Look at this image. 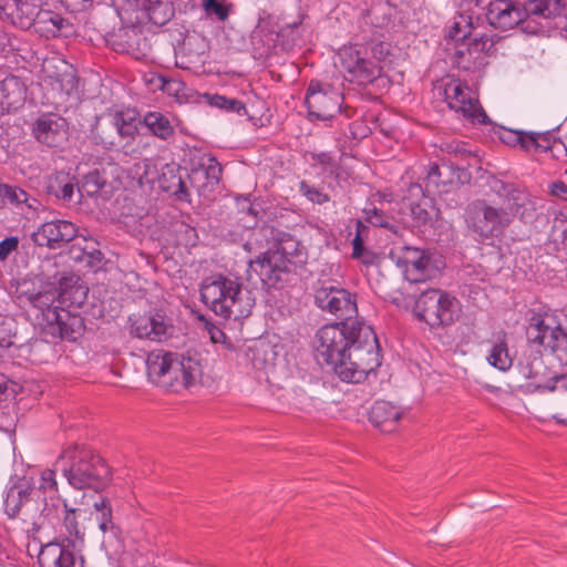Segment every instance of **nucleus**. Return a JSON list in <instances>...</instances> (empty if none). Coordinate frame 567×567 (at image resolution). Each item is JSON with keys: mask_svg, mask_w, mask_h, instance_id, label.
Wrapping results in <instances>:
<instances>
[{"mask_svg": "<svg viewBox=\"0 0 567 567\" xmlns=\"http://www.w3.org/2000/svg\"><path fill=\"white\" fill-rule=\"evenodd\" d=\"M362 323L361 320L330 323L320 328L316 334L317 360L329 365L339 378L353 344V338Z\"/></svg>", "mask_w": 567, "mask_h": 567, "instance_id": "39448f33", "label": "nucleus"}, {"mask_svg": "<svg viewBox=\"0 0 567 567\" xmlns=\"http://www.w3.org/2000/svg\"><path fill=\"white\" fill-rule=\"evenodd\" d=\"M315 165H319L322 171L334 174L338 169V165L333 157L329 153H318L311 155Z\"/></svg>", "mask_w": 567, "mask_h": 567, "instance_id": "8fccbe9b", "label": "nucleus"}, {"mask_svg": "<svg viewBox=\"0 0 567 567\" xmlns=\"http://www.w3.org/2000/svg\"><path fill=\"white\" fill-rule=\"evenodd\" d=\"M249 270L255 272L262 287L267 288H278V285L286 281L287 277L295 271L291 262L274 249H268L255 260H250Z\"/></svg>", "mask_w": 567, "mask_h": 567, "instance_id": "2eb2a0df", "label": "nucleus"}, {"mask_svg": "<svg viewBox=\"0 0 567 567\" xmlns=\"http://www.w3.org/2000/svg\"><path fill=\"white\" fill-rule=\"evenodd\" d=\"M481 12L482 23L486 21L495 29L509 30L523 23L520 3L511 0H473Z\"/></svg>", "mask_w": 567, "mask_h": 567, "instance_id": "9b49d317", "label": "nucleus"}, {"mask_svg": "<svg viewBox=\"0 0 567 567\" xmlns=\"http://www.w3.org/2000/svg\"><path fill=\"white\" fill-rule=\"evenodd\" d=\"M130 333L138 339L162 342L169 336V320L159 312L130 317Z\"/></svg>", "mask_w": 567, "mask_h": 567, "instance_id": "6ab92c4d", "label": "nucleus"}, {"mask_svg": "<svg viewBox=\"0 0 567 567\" xmlns=\"http://www.w3.org/2000/svg\"><path fill=\"white\" fill-rule=\"evenodd\" d=\"M299 190L305 197L315 204L322 205L330 200V197L327 194L321 192L319 188L309 185L306 181L300 182Z\"/></svg>", "mask_w": 567, "mask_h": 567, "instance_id": "79ce46f5", "label": "nucleus"}, {"mask_svg": "<svg viewBox=\"0 0 567 567\" xmlns=\"http://www.w3.org/2000/svg\"><path fill=\"white\" fill-rule=\"evenodd\" d=\"M19 237L10 236L0 241V261H6L10 255L19 249Z\"/></svg>", "mask_w": 567, "mask_h": 567, "instance_id": "3c124183", "label": "nucleus"}, {"mask_svg": "<svg viewBox=\"0 0 567 567\" xmlns=\"http://www.w3.org/2000/svg\"><path fill=\"white\" fill-rule=\"evenodd\" d=\"M429 252L430 250H423L415 247H405L402 258L405 269H408V266H415L417 260Z\"/></svg>", "mask_w": 567, "mask_h": 567, "instance_id": "864d4df0", "label": "nucleus"}, {"mask_svg": "<svg viewBox=\"0 0 567 567\" xmlns=\"http://www.w3.org/2000/svg\"><path fill=\"white\" fill-rule=\"evenodd\" d=\"M42 324L45 333L69 341H75L84 331L83 318L56 306H48L41 310Z\"/></svg>", "mask_w": 567, "mask_h": 567, "instance_id": "ddd939ff", "label": "nucleus"}, {"mask_svg": "<svg viewBox=\"0 0 567 567\" xmlns=\"http://www.w3.org/2000/svg\"><path fill=\"white\" fill-rule=\"evenodd\" d=\"M107 184V181L103 174L99 171H92L86 174L83 178L81 186L78 185L79 200L82 194L85 193L87 196H96Z\"/></svg>", "mask_w": 567, "mask_h": 567, "instance_id": "4c0bfd02", "label": "nucleus"}, {"mask_svg": "<svg viewBox=\"0 0 567 567\" xmlns=\"http://www.w3.org/2000/svg\"><path fill=\"white\" fill-rule=\"evenodd\" d=\"M38 561L41 567H82L69 546L55 542L41 547Z\"/></svg>", "mask_w": 567, "mask_h": 567, "instance_id": "393cba45", "label": "nucleus"}, {"mask_svg": "<svg viewBox=\"0 0 567 567\" xmlns=\"http://www.w3.org/2000/svg\"><path fill=\"white\" fill-rule=\"evenodd\" d=\"M206 10L215 14L219 20H226L228 17V9L223 2L217 0H207Z\"/></svg>", "mask_w": 567, "mask_h": 567, "instance_id": "6e6d98bb", "label": "nucleus"}, {"mask_svg": "<svg viewBox=\"0 0 567 567\" xmlns=\"http://www.w3.org/2000/svg\"><path fill=\"white\" fill-rule=\"evenodd\" d=\"M205 97L209 105L217 109L224 110L226 112L237 113L239 115L247 114L246 105L237 99L227 97L219 94H205Z\"/></svg>", "mask_w": 567, "mask_h": 567, "instance_id": "ea45409f", "label": "nucleus"}, {"mask_svg": "<svg viewBox=\"0 0 567 567\" xmlns=\"http://www.w3.org/2000/svg\"><path fill=\"white\" fill-rule=\"evenodd\" d=\"M427 203H413L411 204L410 210L414 225L417 227L430 224L433 219V214L427 208Z\"/></svg>", "mask_w": 567, "mask_h": 567, "instance_id": "a19ab883", "label": "nucleus"}, {"mask_svg": "<svg viewBox=\"0 0 567 567\" xmlns=\"http://www.w3.org/2000/svg\"><path fill=\"white\" fill-rule=\"evenodd\" d=\"M68 483L76 488L100 491L111 482V470L92 449L72 444L65 447L56 461Z\"/></svg>", "mask_w": 567, "mask_h": 567, "instance_id": "f03ea898", "label": "nucleus"}, {"mask_svg": "<svg viewBox=\"0 0 567 567\" xmlns=\"http://www.w3.org/2000/svg\"><path fill=\"white\" fill-rule=\"evenodd\" d=\"M210 338L213 340V342H220L224 338H225V334L221 330L213 327L210 330Z\"/></svg>", "mask_w": 567, "mask_h": 567, "instance_id": "774afa93", "label": "nucleus"}, {"mask_svg": "<svg viewBox=\"0 0 567 567\" xmlns=\"http://www.w3.org/2000/svg\"><path fill=\"white\" fill-rule=\"evenodd\" d=\"M496 35L482 34L475 37L467 43H461L455 50V63L458 68L470 70L472 59H476L481 53H491L496 42Z\"/></svg>", "mask_w": 567, "mask_h": 567, "instance_id": "b1692460", "label": "nucleus"}, {"mask_svg": "<svg viewBox=\"0 0 567 567\" xmlns=\"http://www.w3.org/2000/svg\"><path fill=\"white\" fill-rule=\"evenodd\" d=\"M315 302L322 311L337 316L341 321L359 320L357 295L330 280L322 281L316 289Z\"/></svg>", "mask_w": 567, "mask_h": 567, "instance_id": "1a4fd4ad", "label": "nucleus"}, {"mask_svg": "<svg viewBox=\"0 0 567 567\" xmlns=\"http://www.w3.org/2000/svg\"><path fill=\"white\" fill-rule=\"evenodd\" d=\"M25 100V85L17 76H8L0 81V106L18 109Z\"/></svg>", "mask_w": 567, "mask_h": 567, "instance_id": "7c9ffc66", "label": "nucleus"}, {"mask_svg": "<svg viewBox=\"0 0 567 567\" xmlns=\"http://www.w3.org/2000/svg\"><path fill=\"white\" fill-rule=\"evenodd\" d=\"M564 4L561 0H527L520 4L523 10V22L529 16H539L544 18H551L559 16L563 11Z\"/></svg>", "mask_w": 567, "mask_h": 567, "instance_id": "72a5a7b5", "label": "nucleus"}, {"mask_svg": "<svg viewBox=\"0 0 567 567\" xmlns=\"http://www.w3.org/2000/svg\"><path fill=\"white\" fill-rule=\"evenodd\" d=\"M444 97L450 109L462 113L472 122L485 123L487 115L473 97L471 89L460 80L452 79L444 85Z\"/></svg>", "mask_w": 567, "mask_h": 567, "instance_id": "f3484780", "label": "nucleus"}, {"mask_svg": "<svg viewBox=\"0 0 567 567\" xmlns=\"http://www.w3.org/2000/svg\"><path fill=\"white\" fill-rule=\"evenodd\" d=\"M200 297L215 315L224 319L246 318L256 303V297L251 290L243 287L237 279L223 275L212 281H205L200 288Z\"/></svg>", "mask_w": 567, "mask_h": 567, "instance_id": "20e7f679", "label": "nucleus"}, {"mask_svg": "<svg viewBox=\"0 0 567 567\" xmlns=\"http://www.w3.org/2000/svg\"><path fill=\"white\" fill-rule=\"evenodd\" d=\"M85 246L82 248L83 254L90 258V262H101L103 259V254L96 249L93 245L95 241H89L84 238Z\"/></svg>", "mask_w": 567, "mask_h": 567, "instance_id": "4d7b16f0", "label": "nucleus"}, {"mask_svg": "<svg viewBox=\"0 0 567 567\" xmlns=\"http://www.w3.org/2000/svg\"><path fill=\"white\" fill-rule=\"evenodd\" d=\"M518 371L524 379L528 380L527 388L548 391L560 389V383H556V378L559 375L547 368L540 352L532 347L525 351L523 359L518 362Z\"/></svg>", "mask_w": 567, "mask_h": 567, "instance_id": "dca6fc26", "label": "nucleus"}, {"mask_svg": "<svg viewBox=\"0 0 567 567\" xmlns=\"http://www.w3.org/2000/svg\"><path fill=\"white\" fill-rule=\"evenodd\" d=\"M78 237L76 226L63 219L43 223L32 234V240L40 247L59 249Z\"/></svg>", "mask_w": 567, "mask_h": 567, "instance_id": "a211bd4d", "label": "nucleus"}, {"mask_svg": "<svg viewBox=\"0 0 567 567\" xmlns=\"http://www.w3.org/2000/svg\"><path fill=\"white\" fill-rule=\"evenodd\" d=\"M486 359L492 367L501 371H507L512 367L513 358L509 354L505 333L494 342Z\"/></svg>", "mask_w": 567, "mask_h": 567, "instance_id": "c9c22d12", "label": "nucleus"}, {"mask_svg": "<svg viewBox=\"0 0 567 567\" xmlns=\"http://www.w3.org/2000/svg\"><path fill=\"white\" fill-rule=\"evenodd\" d=\"M158 186L179 200H189L187 184L182 176V168L176 164H166L158 176Z\"/></svg>", "mask_w": 567, "mask_h": 567, "instance_id": "cd10ccee", "label": "nucleus"}, {"mask_svg": "<svg viewBox=\"0 0 567 567\" xmlns=\"http://www.w3.org/2000/svg\"><path fill=\"white\" fill-rule=\"evenodd\" d=\"M2 197L3 207L10 204L19 209L27 208L37 212L41 206V203L34 196L17 185L2 183Z\"/></svg>", "mask_w": 567, "mask_h": 567, "instance_id": "2f4dec72", "label": "nucleus"}, {"mask_svg": "<svg viewBox=\"0 0 567 567\" xmlns=\"http://www.w3.org/2000/svg\"><path fill=\"white\" fill-rule=\"evenodd\" d=\"M137 133V126L134 120H126L123 114H114L109 122L96 127V136L101 143L107 147L123 145L128 143Z\"/></svg>", "mask_w": 567, "mask_h": 567, "instance_id": "aec40b11", "label": "nucleus"}, {"mask_svg": "<svg viewBox=\"0 0 567 567\" xmlns=\"http://www.w3.org/2000/svg\"><path fill=\"white\" fill-rule=\"evenodd\" d=\"M353 245V258H361L364 264H369L370 260L365 257V249L363 247V238L360 236H355L352 240Z\"/></svg>", "mask_w": 567, "mask_h": 567, "instance_id": "bf43d9fd", "label": "nucleus"}, {"mask_svg": "<svg viewBox=\"0 0 567 567\" xmlns=\"http://www.w3.org/2000/svg\"><path fill=\"white\" fill-rule=\"evenodd\" d=\"M41 6L42 0H9L1 14L13 25L27 30L34 24Z\"/></svg>", "mask_w": 567, "mask_h": 567, "instance_id": "4be33fe9", "label": "nucleus"}, {"mask_svg": "<svg viewBox=\"0 0 567 567\" xmlns=\"http://www.w3.org/2000/svg\"><path fill=\"white\" fill-rule=\"evenodd\" d=\"M496 192L505 198L506 208H496L486 200L478 199L472 202L465 212L467 227L481 240L503 235L514 215L524 221L532 220L535 216V202L524 190L513 184L501 183Z\"/></svg>", "mask_w": 567, "mask_h": 567, "instance_id": "f257e3e1", "label": "nucleus"}, {"mask_svg": "<svg viewBox=\"0 0 567 567\" xmlns=\"http://www.w3.org/2000/svg\"><path fill=\"white\" fill-rule=\"evenodd\" d=\"M66 7L72 10L81 11L92 4L93 0H63Z\"/></svg>", "mask_w": 567, "mask_h": 567, "instance_id": "e2e57ef3", "label": "nucleus"}, {"mask_svg": "<svg viewBox=\"0 0 567 567\" xmlns=\"http://www.w3.org/2000/svg\"><path fill=\"white\" fill-rule=\"evenodd\" d=\"M78 190V181L75 176L65 173L56 172L48 176L45 182V192L48 195L54 196L63 203H71Z\"/></svg>", "mask_w": 567, "mask_h": 567, "instance_id": "c85d7f7f", "label": "nucleus"}, {"mask_svg": "<svg viewBox=\"0 0 567 567\" xmlns=\"http://www.w3.org/2000/svg\"><path fill=\"white\" fill-rule=\"evenodd\" d=\"M147 375L156 385L166 390L179 391L195 384L202 368L196 354L173 353L165 350H155L146 358Z\"/></svg>", "mask_w": 567, "mask_h": 567, "instance_id": "7ed1b4c3", "label": "nucleus"}, {"mask_svg": "<svg viewBox=\"0 0 567 567\" xmlns=\"http://www.w3.org/2000/svg\"><path fill=\"white\" fill-rule=\"evenodd\" d=\"M509 134L514 137V142L519 143L520 147L530 152L534 151L536 153V143L537 136L534 132H509Z\"/></svg>", "mask_w": 567, "mask_h": 567, "instance_id": "de8ad7c7", "label": "nucleus"}, {"mask_svg": "<svg viewBox=\"0 0 567 567\" xmlns=\"http://www.w3.org/2000/svg\"><path fill=\"white\" fill-rule=\"evenodd\" d=\"M34 495H38V497L42 496L43 508L41 513L50 514L62 503L63 499L60 497L55 472L53 470L47 468L41 472L39 485L37 488H33V496Z\"/></svg>", "mask_w": 567, "mask_h": 567, "instance_id": "a878e982", "label": "nucleus"}, {"mask_svg": "<svg viewBox=\"0 0 567 567\" xmlns=\"http://www.w3.org/2000/svg\"><path fill=\"white\" fill-rule=\"evenodd\" d=\"M443 267L444 261L442 258L430 251L419 259L415 266H408V269L404 270V276L410 282H424L437 277Z\"/></svg>", "mask_w": 567, "mask_h": 567, "instance_id": "bb28decb", "label": "nucleus"}, {"mask_svg": "<svg viewBox=\"0 0 567 567\" xmlns=\"http://www.w3.org/2000/svg\"><path fill=\"white\" fill-rule=\"evenodd\" d=\"M143 122L153 135L162 140H168L175 133L169 117L161 112L146 113Z\"/></svg>", "mask_w": 567, "mask_h": 567, "instance_id": "f704fd0d", "label": "nucleus"}, {"mask_svg": "<svg viewBox=\"0 0 567 567\" xmlns=\"http://www.w3.org/2000/svg\"><path fill=\"white\" fill-rule=\"evenodd\" d=\"M156 82L158 87L167 93L168 95L179 96L184 91L185 84L177 79H166L164 76H157Z\"/></svg>", "mask_w": 567, "mask_h": 567, "instance_id": "c03bdc74", "label": "nucleus"}, {"mask_svg": "<svg viewBox=\"0 0 567 567\" xmlns=\"http://www.w3.org/2000/svg\"><path fill=\"white\" fill-rule=\"evenodd\" d=\"M441 177H442L441 167L436 164H433L430 167V171L426 176L427 183L433 184L435 186H439V184H441V183L445 184L446 182L442 181Z\"/></svg>", "mask_w": 567, "mask_h": 567, "instance_id": "052dcab7", "label": "nucleus"}, {"mask_svg": "<svg viewBox=\"0 0 567 567\" xmlns=\"http://www.w3.org/2000/svg\"><path fill=\"white\" fill-rule=\"evenodd\" d=\"M458 310V301L440 289H426L416 298L413 307L414 316L431 328H440L454 322Z\"/></svg>", "mask_w": 567, "mask_h": 567, "instance_id": "0eeeda50", "label": "nucleus"}, {"mask_svg": "<svg viewBox=\"0 0 567 567\" xmlns=\"http://www.w3.org/2000/svg\"><path fill=\"white\" fill-rule=\"evenodd\" d=\"M338 55L346 79L352 83L367 85L381 75V65L369 56L368 47L364 44L343 47Z\"/></svg>", "mask_w": 567, "mask_h": 567, "instance_id": "6e6552de", "label": "nucleus"}, {"mask_svg": "<svg viewBox=\"0 0 567 567\" xmlns=\"http://www.w3.org/2000/svg\"><path fill=\"white\" fill-rule=\"evenodd\" d=\"M17 334L11 331L10 324L0 323V359L3 358L7 350L16 346Z\"/></svg>", "mask_w": 567, "mask_h": 567, "instance_id": "a18cd8bd", "label": "nucleus"}, {"mask_svg": "<svg viewBox=\"0 0 567 567\" xmlns=\"http://www.w3.org/2000/svg\"><path fill=\"white\" fill-rule=\"evenodd\" d=\"M34 24L41 25V30L48 33L55 34L60 32L68 23V20L62 18L60 14L50 10H39V16Z\"/></svg>", "mask_w": 567, "mask_h": 567, "instance_id": "58836bf2", "label": "nucleus"}, {"mask_svg": "<svg viewBox=\"0 0 567 567\" xmlns=\"http://www.w3.org/2000/svg\"><path fill=\"white\" fill-rule=\"evenodd\" d=\"M551 193L555 196H559V197L567 199V184H565L563 182L554 183L551 186Z\"/></svg>", "mask_w": 567, "mask_h": 567, "instance_id": "0e129e2a", "label": "nucleus"}, {"mask_svg": "<svg viewBox=\"0 0 567 567\" xmlns=\"http://www.w3.org/2000/svg\"><path fill=\"white\" fill-rule=\"evenodd\" d=\"M33 487L25 478L19 480L7 492L4 512L10 518L20 517L32 529L39 528L34 517L39 508L33 504Z\"/></svg>", "mask_w": 567, "mask_h": 567, "instance_id": "4468645a", "label": "nucleus"}, {"mask_svg": "<svg viewBox=\"0 0 567 567\" xmlns=\"http://www.w3.org/2000/svg\"><path fill=\"white\" fill-rule=\"evenodd\" d=\"M61 63L65 68L64 76L66 79V83L71 89H73L75 86V75L73 73V70L64 61H62Z\"/></svg>", "mask_w": 567, "mask_h": 567, "instance_id": "338daca9", "label": "nucleus"}, {"mask_svg": "<svg viewBox=\"0 0 567 567\" xmlns=\"http://www.w3.org/2000/svg\"><path fill=\"white\" fill-rule=\"evenodd\" d=\"M442 151L446 152L447 154H455V155H464L466 153L463 145H461L457 142H446L441 145Z\"/></svg>", "mask_w": 567, "mask_h": 567, "instance_id": "680f3d73", "label": "nucleus"}, {"mask_svg": "<svg viewBox=\"0 0 567 567\" xmlns=\"http://www.w3.org/2000/svg\"><path fill=\"white\" fill-rule=\"evenodd\" d=\"M274 250L288 259L291 262V268L293 270H296L297 266L305 262L306 252L303 247L300 246L299 241L291 237L281 239Z\"/></svg>", "mask_w": 567, "mask_h": 567, "instance_id": "e433bc0d", "label": "nucleus"}, {"mask_svg": "<svg viewBox=\"0 0 567 567\" xmlns=\"http://www.w3.org/2000/svg\"><path fill=\"white\" fill-rule=\"evenodd\" d=\"M65 516H64V526L70 536H74L75 538H82L81 532L79 529V524L75 518V508L69 507V504L65 499L62 501Z\"/></svg>", "mask_w": 567, "mask_h": 567, "instance_id": "37998d69", "label": "nucleus"}, {"mask_svg": "<svg viewBox=\"0 0 567 567\" xmlns=\"http://www.w3.org/2000/svg\"><path fill=\"white\" fill-rule=\"evenodd\" d=\"M365 45L368 47L369 50V56L379 65L380 62L384 60V58L389 54V45L383 42L371 43L369 45Z\"/></svg>", "mask_w": 567, "mask_h": 567, "instance_id": "5fc2aeb1", "label": "nucleus"}, {"mask_svg": "<svg viewBox=\"0 0 567 567\" xmlns=\"http://www.w3.org/2000/svg\"><path fill=\"white\" fill-rule=\"evenodd\" d=\"M342 101V93L330 84L311 81L307 90L305 103L311 117L328 121L340 112Z\"/></svg>", "mask_w": 567, "mask_h": 567, "instance_id": "9d476101", "label": "nucleus"}, {"mask_svg": "<svg viewBox=\"0 0 567 567\" xmlns=\"http://www.w3.org/2000/svg\"><path fill=\"white\" fill-rule=\"evenodd\" d=\"M381 365L380 346L373 329L364 322L359 327L353 344L347 355L340 380L348 383H361Z\"/></svg>", "mask_w": 567, "mask_h": 567, "instance_id": "423d86ee", "label": "nucleus"}, {"mask_svg": "<svg viewBox=\"0 0 567 567\" xmlns=\"http://www.w3.org/2000/svg\"><path fill=\"white\" fill-rule=\"evenodd\" d=\"M33 135L40 143L58 147L68 138L66 121L56 114L42 115L33 125Z\"/></svg>", "mask_w": 567, "mask_h": 567, "instance_id": "412c9836", "label": "nucleus"}, {"mask_svg": "<svg viewBox=\"0 0 567 567\" xmlns=\"http://www.w3.org/2000/svg\"><path fill=\"white\" fill-rule=\"evenodd\" d=\"M429 252L430 250H423L415 247H405L402 258L405 269H408V266H415L417 260Z\"/></svg>", "mask_w": 567, "mask_h": 567, "instance_id": "603ef678", "label": "nucleus"}, {"mask_svg": "<svg viewBox=\"0 0 567 567\" xmlns=\"http://www.w3.org/2000/svg\"><path fill=\"white\" fill-rule=\"evenodd\" d=\"M96 520L99 523V528L102 533L111 532L115 534L116 526L112 518V507H105L102 504V512L96 514Z\"/></svg>", "mask_w": 567, "mask_h": 567, "instance_id": "09e8293b", "label": "nucleus"}, {"mask_svg": "<svg viewBox=\"0 0 567 567\" xmlns=\"http://www.w3.org/2000/svg\"><path fill=\"white\" fill-rule=\"evenodd\" d=\"M402 416V411L388 401H377L370 411V422L382 432H392Z\"/></svg>", "mask_w": 567, "mask_h": 567, "instance_id": "c756f323", "label": "nucleus"}, {"mask_svg": "<svg viewBox=\"0 0 567 567\" xmlns=\"http://www.w3.org/2000/svg\"><path fill=\"white\" fill-rule=\"evenodd\" d=\"M221 173V165L215 157L209 156L207 157L206 162L200 165V167L193 168L190 173L187 174V177L192 187L199 188L197 182L202 178L207 179V183L204 185V187H213L219 183Z\"/></svg>", "mask_w": 567, "mask_h": 567, "instance_id": "473e14b6", "label": "nucleus"}, {"mask_svg": "<svg viewBox=\"0 0 567 567\" xmlns=\"http://www.w3.org/2000/svg\"><path fill=\"white\" fill-rule=\"evenodd\" d=\"M536 153H544L551 148V135L550 133H536Z\"/></svg>", "mask_w": 567, "mask_h": 567, "instance_id": "13d9d810", "label": "nucleus"}, {"mask_svg": "<svg viewBox=\"0 0 567 567\" xmlns=\"http://www.w3.org/2000/svg\"><path fill=\"white\" fill-rule=\"evenodd\" d=\"M558 229H561L560 231V235H559V238L561 239V241H566L567 240V220H556L555 221V225H554V235H556V231Z\"/></svg>", "mask_w": 567, "mask_h": 567, "instance_id": "69168bd1", "label": "nucleus"}, {"mask_svg": "<svg viewBox=\"0 0 567 567\" xmlns=\"http://www.w3.org/2000/svg\"><path fill=\"white\" fill-rule=\"evenodd\" d=\"M367 215L365 219L373 226L384 227L392 229L393 227L390 225V218L388 215L383 213L382 209H378L377 207H371L364 209Z\"/></svg>", "mask_w": 567, "mask_h": 567, "instance_id": "49530a36", "label": "nucleus"}, {"mask_svg": "<svg viewBox=\"0 0 567 567\" xmlns=\"http://www.w3.org/2000/svg\"><path fill=\"white\" fill-rule=\"evenodd\" d=\"M462 11L455 16L449 30V37L453 40H468L473 29L482 24L481 12L474 7L473 0H463Z\"/></svg>", "mask_w": 567, "mask_h": 567, "instance_id": "5701e85b", "label": "nucleus"}, {"mask_svg": "<svg viewBox=\"0 0 567 567\" xmlns=\"http://www.w3.org/2000/svg\"><path fill=\"white\" fill-rule=\"evenodd\" d=\"M529 342L538 343L553 352L567 350V332L554 315H534L527 328Z\"/></svg>", "mask_w": 567, "mask_h": 567, "instance_id": "f8f14e48", "label": "nucleus"}]
</instances>
